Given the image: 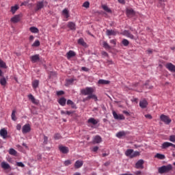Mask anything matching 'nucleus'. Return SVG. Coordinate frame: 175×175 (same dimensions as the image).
<instances>
[{
    "label": "nucleus",
    "instance_id": "a211bd4d",
    "mask_svg": "<svg viewBox=\"0 0 175 175\" xmlns=\"http://www.w3.org/2000/svg\"><path fill=\"white\" fill-rule=\"evenodd\" d=\"M20 18H21L20 14L15 15L14 17L11 18V22L16 24V23H18V21H20Z\"/></svg>",
    "mask_w": 175,
    "mask_h": 175
},
{
    "label": "nucleus",
    "instance_id": "4be33fe9",
    "mask_svg": "<svg viewBox=\"0 0 175 175\" xmlns=\"http://www.w3.org/2000/svg\"><path fill=\"white\" fill-rule=\"evenodd\" d=\"M66 103L68 106H71V109H77V106L72 100H68Z\"/></svg>",
    "mask_w": 175,
    "mask_h": 175
},
{
    "label": "nucleus",
    "instance_id": "6ab92c4d",
    "mask_svg": "<svg viewBox=\"0 0 175 175\" xmlns=\"http://www.w3.org/2000/svg\"><path fill=\"white\" fill-rule=\"evenodd\" d=\"M57 102L60 106H65L66 105V98L62 97L57 100Z\"/></svg>",
    "mask_w": 175,
    "mask_h": 175
},
{
    "label": "nucleus",
    "instance_id": "aec40b11",
    "mask_svg": "<svg viewBox=\"0 0 175 175\" xmlns=\"http://www.w3.org/2000/svg\"><path fill=\"white\" fill-rule=\"evenodd\" d=\"M106 33L107 36H116V35H117V31L114 30L107 29Z\"/></svg>",
    "mask_w": 175,
    "mask_h": 175
},
{
    "label": "nucleus",
    "instance_id": "f3484780",
    "mask_svg": "<svg viewBox=\"0 0 175 175\" xmlns=\"http://www.w3.org/2000/svg\"><path fill=\"white\" fill-rule=\"evenodd\" d=\"M126 15L128 17H133L135 16V10L133 9L130 8L126 10Z\"/></svg>",
    "mask_w": 175,
    "mask_h": 175
},
{
    "label": "nucleus",
    "instance_id": "a19ab883",
    "mask_svg": "<svg viewBox=\"0 0 175 175\" xmlns=\"http://www.w3.org/2000/svg\"><path fill=\"white\" fill-rule=\"evenodd\" d=\"M154 158H157L158 159H165V157L164 154L157 153L155 156Z\"/></svg>",
    "mask_w": 175,
    "mask_h": 175
},
{
    "label": "nucleus",
    "instance_id": "09e8293b",
    "mask_svg": "<svg viewBox=\"0 0 175 175\" xmlns=\"http://www.w3.org/2000/svg\"><path fill=\"white\" fill-rule=\"evenodd\" d=\"M83 7L86 8V9H88V8H90V2L88 1L84 2L83 4Z\"/></svg>",
    "mask_w": 175,
    "mask_h": 175
},
{
    "label": "nucleus",
    "instance_id": "4c0bfd02",
    "mask_svg": "<svg viewBox=\"0 0 175 175\" xmlns=\"http://www.w3.org/2000/svg\"><path fill=\"white\" fill-rule=\"evenodd\" d=\"M102 8L103 9V10H105V12H107V13H111V10H110V8H109L107 5H103Z\"/></svg>",
    "mask_w": 175,
    "mask_h": 175
},
{
    "label": "nucleus",
    "instance_id": "bb28decb",
    "mask_svg": "<svg viewBox=\"0 0 175 175\" xmlns=\"http://www.w3.org/2000/svg\"><path fill=\"white\" fill-rule=\"evenodd\" d=\"M67 27L70 28V29H71L72 31H75L76 29V24H75V23L73 22H69Z\"/></svg>",
    "mask_w": 175,
    "mask_h": 175
},
{
    "label": "nucleus",
    "instance_id": "37998d69",
    "mask_svg": "<svg viewBox=\"0 0 175 175\" xmlns=\"http://www.w3.org/2000/svg\"><path fill=\"white\" fill-rule=\"evenodd\" d=\"M9 154H10V155H16L17 154V151L13 148H10L9 150Z\"/></svg>",
    "mask_w": 175,
    "mask_h": 175
},
{
    "label": "nucleus",
    "instance_id": "774afa93",
    "mask_svg": "<svg viewBox=\"0 0 175 175\" xmlns=\"http://www.w3.org/2000/svg\"><path fill=\"white\" fill-rule=\"evenodd\" d=\"M33 39H34L33 36H29V40H30V41L33 40Z\"/></svg>",
    "mask_w": 175,
    "mask_h": 175
},
{
    "label": "nucleus",
    "instance_id": "a18cd8bd",
    "mask_svg": "<svg viewBox=\"0 0 175 175\" xmlns=\"http://www.w3.org/2000/svg\"><path fill=\"white\" fill-rule=\"evenodd\" d=\"M0 68H6V63H5L2 59H0Z\"/></svg>",
    "mask_w": 175,
    "mask_h": 175
},
{
    "label": "nucleus",
    "instance_id": "6e6d98bb",
    "mask_svg": "<svg viewBox=\"0 0 175 175\" xmlns=\"http://www.w3.org/2000/svg\"><path fill=\"white\" fill-rule=\"evenodd\" d=\"M73 81H75V80L73 79H68L67 84H72V83H73Z\"/></svg>",
    "mask_w": 175,
    "mask_h": 175
},
{
    "label": "nucleus",
    "instance_id": "cd10ccee",
    "mask_svg": "<svg viewBox=\"0 0 175 175\" xmlns=\"http://www.w3.org/2000/svg\"><path fill=\"white\" fill-rule=\"evenodd\" d=\"M33 90H36L39 87V80L36 79L31 83Z\"/></svg>",
    "mask_w": 175,
    "mask_h": 175
},
{
    "label": "nucleus",
    "instance_id": "412c9836",
    "mask_svg": "<svg viewBox=\"0 0 175 175\" xmlns=\"http://www.w3.org/2000/svg\"><path fill=\"white\" fill-rule=\"evenodd\" d=\"M83 161L77 160L75 163V169H80L81 166H83Z\"/></svg>",
    "mask_w": 175,
    "mask_h": 175
},
{
    "label": "nucleus",
    "instance_id": "8fccbe9b",
    "mask_svg": "<svg viewBox=\"0 0 175 175\" xmlns=\"http://www.w3.org/2000/svg\"><path fill=\"white\" fill-rule=\"evenodd\" d=\"M170 142H172V143H175V135L170 136Z\"/></svg>",
    "mask_w": 175,
    "mask_h": 175
},
{
    "label": "nucleus",
    "instance_id": "13d9d810",
    "mask_svg": "<svg viewBox=\"0 0 175 175\" xmlns=\"http://www.w3.org/2000/svg\"><path fill=\"white\" fill-rule=\"evenodd\" d=\"M146 118H148V120H152V116L150 114H146L145 115Z\"/></svg>",
    "mask_w": 175,
    "mask_h": 175
},
{
    "label": "nucleus",
    "instance_id": "f8f14e48",
    "mask_svg": "<svg viewBox=\"0 0 175 175\" xmlns=\"http://www.w3.org/2000/svg\"><path fill=\"white\" fill-rule=\"evenodd\" d=\"M94 144H99V143H102V137L99 135H96L93 139Z\"/></svg>",
    "mask_w": 175,
    "mask_h": 175
},
{
    "label": "nucleus",
    "instance_id": "bf43d9fd",
    "mask_svg": "<svg viewBox=\"0 0 175 175\" xmlns=\"http://www.w3.org/2000/svg\"><path fill=\"white\" fill-rule=\"evenodd\" d=\"M102 55H103L104 57H109V54L106 52V51H103L101 53Z\"/></svg>",
    "mask_w": 175,
    "mask_h": 175
},
{
    "label": "nucleus",
    "instance_id": "a878e982",
    "mask_svg": "<svg viewBox=\"0 0 175 175\" xmlns=\"http://www.w3.org/2000/svg\"><path fill=\"white\" fill-rule=\"evenodd\" d=\"M126 136V132L122 131H120L116 134V137H118L119 139H121V137H124Z\"/></svg>",
    "mask_w": 175,
    "mask_h": 175
},
{
    "label": "nucleus",
    "instance_id": "ea45409f",
    "mask_svg": "<svg viewBox=\"0 0 175 175\" xmlns=\"http://www.w3.org/2000/svg\"><path fill=\"white\" fill-rule=\"evenodd\" d=\"M11 118L12 121H16L17 118L16 117V109H14L12 112Z\"/></svg>",
    "mask_w": 175,
    "mask_h": 175
},
{
    "label": "nucleus",
    "instance_id": "5fc2aeb1",
    "mask_svg": "<svg viewBox=\"0 0 175 175\" xmlns=\"http://www.w3.org/2000/svg\"><path fill=\"white\" fill-rule=\"evenodd\" d=\"M109 42L111 44H113V46H116V44H117V41L116 40H111Z\"/></svg>",
    "mask_w": 175,
    "mask_h": 175
},
{
    "label": "nucleus",
    "instance_id": "7ed1b4c3",
    "mask_svg": "<svg viewBox=\"0 0 175 175\" xmlns=\"http://www.w3.org/2000/svg\"><path fill=\"white\" fill-rule=\"evenodd\" d=\"M94 92H95V89L91 87H86L85 89L81 90L82 95H88V96L89 95L94 94Z\"/></svg>",
    "mask_w": 175,
    "mask_h": 175
},
{
    "label": "nucleus",
    "instance_id": "e433bc0d",
    "mask_svg": "<svg viewBox=\"0 0 175 175\" xmlns=\"http://www.w3.org/2000/svg\"><path fill=\"white\" fill-rule=\"evenodd\" d=\"M7 83H8V82L6 81V78L5 77H3V78L0 79L1 85H2L3 87H5V85H6Z\"/></svg>",
    "mask_w": 175,
    "mask_h": 175
},
{
    "label": "nucleus",
    "instance_id": "7c9ffc66",
    "mask_svg": "<svg viewBox=\"0 0 175 175\" xmlns=\"http://www.w3.org/2000/svg\"><path fill=\"white\" fill-rule=\"evenodd\" d=\"M68 59H70V58H72V57H75L76 55V53L73 51H70L66 54Z\"/></svg>",
    "mask_w": 175,
    "mask_h": 175
},
{
    "label": "nucleus",
    "instance_id": "1a4fd4ad",
    "mask_svg": "<svg viewBox=\"0 0 175 175\" xmlns=\"http://www.w3.org/2000/svg\"><path fill=\"white\" fill-rule=\"evenodd\" d=\"M165 68L170 70V72H175V66L172 63L165 64Z\"/></svg>",
    "mask_w": 175,
    "mask_h": 175
},
{
    "label": "nucleus",
    "instance_id": "6e6552de",
    "mask_svg": "<svg viewBox=\"0 0 175 175\" xmlns=\"http://www.w3.org/2000/svg\"><path fill=\"white\" fill-rule=\"evenodd\" d=\"M169 147H173L174 148H175V145L173 144L172 143L165 142L163 143V144L161 146V148H163V150H165L166 148H169Z\"/></svg>",
    "mask_w": 175,
    "mask_h": 175
},
{
    "label": "nucleus",
    "instance_id": "dca6fc26",
    "mask_svg": "<svg viewBox=\"0 0 175 175\" xmlns=\"http://www.w3.org/2000/svg\"><path fill=\"white\" fill-rule=\"evenodd\" d=\"M62 14V16H64L65 18H69V17L70 16V15L69 14V10H68V8H65L64 10H63Z\"/></svg>",
    "mask_w": 175,
    "mask_h": 175
},
{
    "label": "nucleus",
    "instance_id": "72a5a7b5",
    "mask_svg": "<svg viewBox=\"0 0 175 175\" xmlns=\"http://www.w3.org/2000/svg\"><path fill=\"white\" fill-rule=\"evenodd\" d=\"M87 99H94V100L96 102L98 100V96H96V95L92 93V94L88 96Z\"/></svg>",
    "mask_w": 175,
    "mask_h": 175
},
{
    "label": "nucleus",
    "instance_id": "393cba45",
    "mask_svg": "<svg viewBox=\"0 0 175 175\" xmlns=\"http://www.w3.org/2000/svg\"><path fill=\"white\" fill-rule=\"evenodd\" d=\"M1 166L3 169H4L5 170H8V169H10V165H9V163L3 161L1 164Z\"/></svg>",
    "mask_w": 175,
    "mask_h": 175
},
{
    "label": "nucleus",
    "instance_id": "c756f323",
    "mask_svg": "<svg viewBox=\"0 0 175 175\" xmlns=\"http://www.w3.org/2000/svg\"><path fill=\"white\" fill-rule=\"evenodd\" d=\"M18 9H20V7H18V5H15L11 7L10 12L12 13V14H14L18 10Z\"/></svg>",
    "mask_w": 175,
    "mask_h": 175
},
{
    "label": "nucleus",
    "instance_id": "ddd939ff",
    "mask_svg": "<svg viewBox=\"0 0 175 175\" xmlns=\"http://www.w3.org/2000/svg\"><path fill=\"white\" fill-rule=\"evenodd\" d=\"M144 164V160H139L136 164H135V167L136 169H143V165Z\"/></svg>",
    "mask_w": 175,
    "mask_h": 175
},
{
    "label": "nucleus",
    "instance_id": "4d7b16f0",
    "mask_svg": "<svg viewBox=\"0 0 175 175\" xmlns=\"http://www.w3.org/2000/svg\"><path fill=\"white\" fill-rule=\"evenodd\" d=\"M73 113H75V111H66V114L67 116H70V114H73Z\"/></svg>",
    "mask_w": 175,
    "mask_h": 175
},
{
    "label": "nucleus",
    "instance_id": "473e14b6",
    "mask_svg": "<svg viewBox=\"0 0 175 175\" xmlns=\"http://www.w3.org/2000/svg\"><path fill=\"white\" fill-rule=\"evenodd\" d=\"M36 6V10H40V9H42L44 6V4L43 3V1H38Z\"/></svg>",
    "mask_w": 175,
    "mask_h": 175
},
{
    "label": "nucleus",
    "instance_id": "680f3d73",
    "mask_svg": "<svg viewBox=\"0 0 175 175\" xmlns=\"http://www.w3.org/2000/svg\"><path fill=\"white\" fill-rule=\"evenodd\" d=\"M98 150H99V147H98V146H94V147L93 148L92 151H94V152H96V151H98Z\"/></svg>",
    "mask_w": 175,
    "mask_h": 175
},
{
    "label": "nucleus",
    "instance_id": "c03bdc74",
    "mask_svg": "<svg viewBox=\"0 0 175 175\" xmlns=\"http://www.w3.org/2000/svg\"><path fill=\"white\" fill-rule=\"evenodd\" d=\"M122 43L123 44V46H125L126 47V46L129 45V41L126 39H123L122 41Z\"/></svg>",
    "mask_w": 175,
    "mask_h": 175
},
{
    "label": "nucleus",
    "instance_id": "0eeeda50",
    "mask_svg": "<svg viewBox=\"0 0 175 175\" xmlns=\"http://www.w3.org/2000/svg\"><path fill=\"white\" fill-rule=\"evenodd\" d=\"M29 132H31V125H29V124H26L22 128V133H29Z\"/></svg>",
    "mask_w": 175,
    "mask_h": 175
},
{
    "label": "nucleus",
    "instance_id": "b1692460",
    "mask_svg": "<svg viewBox=\"0 0 175 175\" xmlns=\"http://www.w3.org/2000/svg\"><path fill=\"white\" fill-rule=\"evenodd\" d=\"M28 98L29 100H31V102H32V103H33L34 105H38V101H36V98H35V97L33 96V95L32 94H29L28 95Z\"/></svg>",
    "mask_w": 175,
    "mask_h": 175
},
{
    "label": "nucleus",
    "instance_id": "79ce46f5",
    "mask_svg": "<svg viewBox=\"0 0 175 175\" xmlns=\"http://www.w3.org/2000/svg\"><path fill=\"white\" fill-rule=\"evenodd\" d=\"M39 46H40V42L38 40H36L32 44V47H39Z\"/></svg>",
    "mask_w": 175,
    "mask_h": 175
},
{
    "label": "nucleus",
    "instance_id": "20e7f679",
    "mask_svg": "<svg viewBox=\"0 0 175 175\" xmlns=\"http://www.w3.org/2000/svg\"><path fill=\"white\" fill-rule=\"evenodd\" d=\"M160 120L163 122H165L166 124V125H169V124H170V122H172V119L170 118L169 116L164 115V114L161 115Z\"/></svg>",
    "mask_w": 175,
    "mask_h": 175
},
{
    "label": "nucleus",
    "instance_id": "9b49d317",
    "mask_svg": "<svg viewBox=\"0 0 175 175\" xmlns=\"http://www.w3.org/2000/svg\"><path fill=\"white\" fill-rule=\"evenodd\" d=\"M147 106H148V102L146 101V99H144V100L139 101V107L142 109H146V107H147Z\"/></svg>",
    "mask_w": 175,
    "mask_h": 175
},
{
    "label": "nucleus",
    "instance_id": "423d86ee",
    "mask_svg": "<svg viewBox=\"0 0 175 175\" xmlns=\"http://www.w3.org/2000/svg\"><path fill=\"white\" fill-rule=\"evenodd\" d=\"M30 60L33 64H36V62L40 61V55H39V54L32 55L30 57Z\"/></svg>",
    "mask_w": 175,
    "mask_h": 175
},
{
    "label": "nucleus",
    "instance_id": "c9c22d12",
    "mask_svg": "<svg viewBox=\"0 0 175 175\" xmlns=\"http://www.w3.org/2000/svg\"><path fill=\"white\" fill-rule=\"evenodd\" d=\"M124 33L127 38H129L130 39H134L135 38V36H133L132 33H129V31H124Z\"/></svg>",
    "mask_w": 175,
    "mask_h": 175
},
{
    "label": "nucleus",
    "instance_id": "58836bf2",
    "mask_svg": "<svg viewBox=\"0 0 175 175\" xmlns=\"http://www.w3.org/2000/svg\"><path fill=\"white\" fill-rule=\"evenodd\" d=\"M78 44H81V46H87V44L85 43V42H84V39L83 38H79L78 40Z\"/></svg>",
    "mask_w": 175,
    "mask_h": 175
},
{
    "label": "nucleus",
    "instance_id": "052dcab7",
    "mask_svg": "<svg viewBox=\"0 0 175 175\" xmlns=\"http://www.w3.org/2000/svg\"><path fill=\"white\" fill-rule=\"evenodd\" d=\"M81 70H83V72H88L90 69L87 67H82Z\"/></svg>",
    "mask_w": 175,
    "mask_h": 175
},
{
    "label": "nucleus",
    "instance_id": "338daca9",
    "mask_svg": "<svg viewBox=\"0 0 175 175\" xmlns=\"http://www.w3.org/2000/svg\"><path fill=\"white\" fill-rule=\"evenodd\" d=\"M123 113L126 114V116H129V112H128L127 111H123Z\"/></svg>",
    "mask_w": 175,
    "mask_h": 175
},
{
    "label": "nucleus",
    "instance_id": "2f4dec72",
    "mask_svg": "<svg viewBox=\"0 0 175 175\" xmlns=\"http://www.w3.org/2000/svg\"><path fill=\"white\" fill-rule=\"evenodd\" d=\"M29 31L30 32H32V33H39V29L36 27H31Z\"/></svg>",
    "mask_w": 175,
    "mask_h": 175
},
{
    "label": "nucleus",
    "instance_id": "2eb2a0df",
    "mask_svg": "<svg viewBox=\"0 0 175 175\" xmlns=\"http://www.w3.org/2000/svg\"><path fill=\"white\" fill-rule=\"evenodd\" d=\"M99 122V120H96L94 118H90L88 120V124H92V125H96Z\"/></svg>",
    "mask_w": 175,
    "mask_h": 175
},
{
    "label": "nucleus",
    "instance_id": "3c124183",
    "mask_svg": "<svg viewBox=\"0 0 175 175\" xmlns=\"http://www.w3.org/2000/svg\"><path fill=\"white\" fill-rule=\"evenodd\" d=\"M65 166H69V165H72V161L70 160H66L64 161Z\"/></svg>",
    "mask_w": 175,
    "mask_h": 175
},
{
    "label": "nucleus",
    "instance_id": "69168bd1",
    "mask_svg": "<svg viewBox=\"0 0 175 175\" xmlns=\"http://www.w3.org/2000/svg\"><path fill=\"white\" fill-rule=\"evenodd\" d=\"M146 51H147L148 54H152V50H151V49H148Z\"/></svg>",
    "mask_w": 175,
    "mask_h": 175
},
{
    "label": "nucleus",
    "instance_id": "f257e3e1",
    "mask_svg": "<svg viewBox=\"0 0 175 175\" xmlns=\"http://www.w3.org/2000/svg\"><path fill=\"white\" fill-rule=\"evenodd\" d=\"M172 170H173V165H172V164L163 165L158 168L159 174H165L166 173H169V172H172Z\"/></svg>",
    "mask_w": 175,
    "mask_h": 175
},
{
    "label": "nucleus",
    "instance_id": "49530a36",
    "mask_svg": "<svg viewBox=\"0 0 175 175\" xmlns=\"http://www.w3.org/2000/svg\"><path fill=\"white\" fill-rule=\"evenodd\" d=\"M54 139H55V140H59V139H61V134H59V133L55 134Z\"/></svg>",
    "mask_w": 175,
    "mask_h": 175
},
{
    "label": "nucleus",
    "instance_id": "5701e85b",
    "mask_svg": "<svg viewBox=\"0 0 175 175\" xmlns=\"http://www.w3.org/2000/svg\"><path fill=\"white\" fill-rule=\"evenodd\" d=\"M165 0H156L158 8H165Z\"/></svg>",
    "mask_w": 175,
    "mask_h": 175
},
{
    "label": "nucleus",
    "instance_id": "de8ad7c7",
    "mask_svg": "<svg viewBox=\"0 0 175 175\" xmlns=\"http://www.w3.org/2000/svg\"><path fill=\"white\" fill-rule=\"evenodd\" d=\"M49 143V137L46 135H44V142L43 144L46 145Z\"/></svg>",
    "mask_w": 175,
    "mask_h": 175
},
{
    "label": "nucleus",
    "instance_id": "4468645a",
    "mask_svg": "<svg viewBox=\"0 0 175 175\" xmlns=\"http://www.w3.org/2000/svg\"><path fill=\"white\" fill-rule=\"evenodd\" d=\"M0 135L3 139H6L8 137V131L5 129L0 130Z\"/></svg>",
    "mask_w": 175,
    "mask_h": 175
},
{
    "label": "nucleus",
    "instance_id": "c85d7f7f",
    "mask_svg": "<svg viewBox=\"0 0 175 175\" xmlns=\"http://www.w3.org/2000/svg\"><path fill=\"white\" fill-rule=\"evenodd\" d=\"M98 84H99L100 85H105L110 84V82L107 80L100 79L98 81Z\"/></svg>",
    "mask_w": 175,
    "mask_h": 175
},
{
    "label": "nucleus",
    "instance_id": "864d4df0",
    "mask_svg": "<svg viewBox=\"0 0 175 175\" xmlns=\"http://www.w3.org/2000/svg\"><path fill=\"white\" fill-rule=\"evenodd\" d=\"M64 94H65V92H64V91H62V90H60V91H59V92H57V95L58 96H60L61 95H64Z\"/></svg>",
    "mask_w": 175,
    "mask_h": 175
},
{
    "label": "nucleus",
    "instance_id": "f03ea898",
    "mask_svg": "<svg viewBox=\"0 0 175 175\" xmlns=\"http://www.w3.org/2000/svg\"><path fill=\"white\" fill-rule=\"evenodd\" d=\"M125 155H126V157H129V158L132 159V158H135L136 157H139V155H140V152H139L137 151L133 152V149H128L125 152Z\"/></svg>",
    "mask_w": 175,
    "mask_h": 175
},
{
    "label": "nucleus",
    "instance_id": "9d476101",
    "mask_svg": "<svg viewBox=\"0 0 175 175\" xmlns=\"http://www.w3.org/2000/svg\"><path fill=\"white\" fill-rule=\"evenodd\" d=\"M59 150L62 154H68V152H69V148L66 146H59Z\"/></svg>",
    "mask_w": 175,
    "mask_h": 175
},
{
    "label": "nucleus",
    "instance_id": "39448f33",
    "mask_svg": "<svg viewBox=\"0 0 175 175\" xmlns=\"http://www.w3.org/2000/svg\"><path fill=\"white\" fill-rule=\"evenodd\" d=\"M112 114H113V118L115 120H119L120 121H121L122 120H125V116H124V115L118 114L117 112H116V111H113Z\"/></svg>",
    "mask_w": 175,
    "mask_h": 175
},
{
    "label": "nucleus",
    "instance_id": "0e129e2a",
    "mask_svg": "<svg viewBox=\"0 0 175 175\" xmlns=\"http://www.w3.org/2000/svg\"><path fill=\"white\" fill-rule=\"evenodd\" d=\"M135 174H136V175H140V174H142V172H141V171H136V172H135Z\"/></svg>",
    "mask_w": 175,
    "mask_h": 175
},
{
    "label": "nucleus",
    "instance_id": "e2e57ef3",
    "mask_svg": "<svg viewBox=\"0 0 175 175\" xmlns=\"http://www.w3.org/2000/svg\"><path fill=\"white\" fill-rule=\"evenodd\" d=\"M16 129H17V131H21V124H17Z\"/></svg>",
    "mask_w": 175,
    "mask_h": 175
},
{
    "label": "nucleus",
    "instance_id": "603ef678",
    "mask_svg": "<svg viewBox=\"0 0 175 175\" xmlns=\"http://www.w3.org/2000/svg\"><path fill=\"white\" fill-rule=\"evenodd\" d=\"M17 166H18L19 167H24L25 165H24V163H23V162H17L16 163Z\"/></svg>",
    "mask_w": 175,
    "mask_h": 175
},
{
    "label": "nucleus",
    "instance_id": "f704fd0d",
    "mask_svg": "<svg viewBox=\"0 0 175 175\" xmlns=\"http://www.w3.org/2000/svg\"><path fill=\"white\" fill-rule=\"evenodd\" d=\"M103 47H104L105 50H110L111 49V46H110V45H109V44L106 41H103Z\"/></svg>",
    "mask_w": 175,
    "mask_h": 175
}]
</instances>
